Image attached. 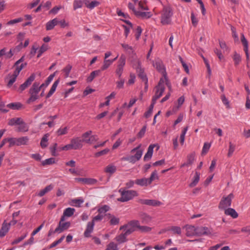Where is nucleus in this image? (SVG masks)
Listing matches in <instances>:
<instances>
[{
  "label": "nucleus",
  "mask_w": 250,
  "mask_h": 250,
  "mask_svg": "<svg viewBox=\"0 0 250 250\" xmlns=\"http://www.w3.org/2000/svg\"><path fill=\"white\" fill-rule=\"evenodd\" d=\"M173 15L172 9L169 6H165L161 12V22L163 25L171 23Z\"/></svg>",
  "instance_id": "f257e3e1"
},
{
  "label": "nucleus",
  "mask_w": 250,
  "mask_h": 250,
  "mask_svg": "<svg viewBox=\"0 0 250 250\" xmlns=\"http://www.w3.org/2000/svg\"><path fill=\"white\" fill-rule=\"evenodd\" d=\"M119 192L121 193V196L118 198L117 200L122 202H127L138 195L137 191L133 190H126L123 188H121Z\"/></svg>",
  "instance_id": "f03ea898"
},
{
  "label": "nucleus",
  "mask_w": 250,
  "mask_h": 250,
  "mask_svg": "<svg viewBox=\"0 0 250 250\" xmlns=\"http://www.w3.org/2000/svg\"><path fill=\"white\" fill-rule=\"evenodd\" d=\"M141 146V145H139L137 147L132 149L131 151L132 153L136 152L134 155L127 156L123 158V159L132 164H134L136 162L139 161L143 154V151L140 149Z\"/></svg>",
  "instance_id": "7ed1b4c3"
},
{
  "label": "nucleus",
  "mask_w": 250,
  "mask_h": 250,
  "mask_svg": "<svg viewBox=\"0 0 250 250\" xmlns=\"http://www.w3.org/2000/svg\"><path fill=\"white\" fill-rule=\"evenodd\" d=\"M29 141L28 137H21L20 138H8V142L9 143V147L14 145L18 146L26 145Z\"/></svg>",
  "instance_id": "20e7f679"
},
{
  "label": "nucleus",
  "mask_w": 250,
  "mask_h": 250,
  "mask_svg": "<svg viewBox=\"0 0 250 250\" xmlns=\"http://www.w3.org/2000/svg\"><path fill=\"white\" fill-rule=\"evenodd\" d=\"M165 81L163 78H161L158 85L155 87V94L153 97L154 101H156L157 99L162 96L165 90Z\"/></svg>",
  "instance_id": "39448f33"
},
{
  "label": "nucleus",
  "mask_w": 250,
  "mask_h": 250,
  "mask_svg": "<svg viewBox=\"0 0 250 250\" xmlns=\"http://www.w3.org/2000/svg\"><path fill=\"white\" fill-rule=\"evenodd\" d=\"M233 197V195L232 193L229 194L226 197H223L219 204V208L225 210L227 208L230 206Z\"/></svg>",
  "instance_id": "423d86ee"
},
{
  "label": "nucleus",
  "mask_w": 250,
  "mask_h": 250,
  "mask_svg": "<svg viewBox=\"0 0 250 250\" xmlns=\"http://www.w3.org/2000/svg\"><path fill=\"white\" fill-rule=\"evenodd\" d=\"M125 64V57L124 55H121L118 62V64L115 71L116 75L118 76L119 79H120V77H121Z\"/></svg>",
  "instance_id": "0eeeda50"
},
{
  "label": "nucleus",
  "mask_w": 250,
  "mask_h": 250,
  "mask_svg": "<svg viewBox=\"0 0 250 250\" xmlns=\"http://www.w3.org/2000/svg\"><path fill=\"white\" fill-rule=\"evenodd\" d=\"M153 65L154 67L163 75L164 78H163L164 79V81H165L166 80L167 73L166 68L162 62L159 59H157L155 60V62H153Z\"/></svg>",
  "instance_id": "6e6552de"
},
{
  "label": "nucleus",
  "mask_w": 250,
  "mask_h": 250,
  "mask_svg": "<svg viewBox=\"0 0 250 250\" xmlns=\"http://www.w3.org/2000/svg\"><path fill=\"white\" fill-rule=\"evenodd\" d=\"M22 69V66H19L15 68V70L12 75H9L10 80L7 83L8 87H11L14 83L16 81L18 76L19 75L20 72Z\"/></svg>",
  "instance_id": "1a4fd4ad"
},
{
  "label": "nucleus",
  "mask_w": 250,
  "mask_h": 250,
  "mask_svg": "<svg viewBox=\"0 0 250 250\" xmlns=\"http://www.w3.org/2000/svg\"><path fill=\"white\" fill-rule=\"evenodd\" d=\"M70 144L73 149H81L83 147V140L80 137H74L71 139Z\"/></svg>",
  "instance_id": "9d476101"
},
{
  "label": "nucleus",
  "mask_w": 250,
  "mask_h": 250,
  "mask_svg": "<svg viewBox=\"0 0 250 250\" xmlns=\"http://www.w3.org/2000/svg\"><path fill=\"white\" fill-rule=\"evenodd\" d=\"M64 221H62V218H61L59 226L56 228L54 232H57L58 233H61L64 230L68 229L70 226V223L69 222H64Z\"/></svg>",
  "instance_id": "9b49d317"
},
{
  "label": "nucleus",
  "mask_w": 250,
  "mask_h": 250,
  "mask_svg": "<svg viewBox=\"0 0 250 250\" xmlns=\"http://www.w3.org/2000/svg\"><path fill=\"white\" fill-rule=\"evenodd\" d=\"M35 79V74H32L31 76L26 80V81L21 84L19 87V90L20 92H21L24 89H25L27 87L30 85L34 81Z\"/></svg>",
  "instance_id": "f8f14e48"
},
{
  "label": "nucleus",
  "mask_w": 250,
  "mask_h": 250,
  "mask_svg": "<svg viewBox=\"0 0 250 250\" xmlns=\"http://www.w3.org/2000/svg\"><path fill=\"white\" fill-rule=\"evenodd\" d=\"M196 235H209L211 234V230L205 227H200L197 228Z\"/></svg>",
  "instance_id": "ddd939ff"
},
{
  "label": "nucleus",
  "mask_w": 250,
  "mask_h": 250,
  "mask_svg": "<svg viewBox=\"0 0 250 250\" xmlns=\"http://www.w3.org/2000/svg\"><path fill=\"white\" fill-rule=\"evenodd\" d=\"M139 203L141 204L152 206H158L161 204V202L158 201L149 199H140Z\"/></svg>",
  "instance_id": "4468645a"
},
{
  "label": "nucleus",
  "mask_w": 250,
  "mask_h": 250,
  "mask_svg": "<svg viewBox=\"0 0 250 250\" xmlns=\"http://www.w3.org/2000/svg\"><path fill=\"white\" fill-rule=\"evenodd\" d=\"M75 211L74 208H67L63 210V214L62 216V221H65L66 217L72 216Z\"/></svg>",
  "instance_id": "2eb2a0df"
},
{
  "label": "nucleus",
  "mask_w": 250,
  "mask_h": 250,
  "mask_svg": "<svg viewBox=\"0 0 250 250\" xmlns=\"http://www.w3.org/2000/svg\"><path fill=\"white\" fill-rule=\"evenodd\" d=\"M130 225L136 226L137 229L141 232H148L151 230V229L146 226H141L139 225V222L138 221H131Z\"/></svg>",
  "instance_id": "dca6fc26"
},
{
  "label": "nucleus",
  "mask_w": 250,
  "mask_h": 250,
  "mask_svg": "<svg viewBox=\"0 0 250 250\" xmlns=\"http://www.w3.org/2000/svg\"><path fill=\"white\" fill-rule=\"evenodd\" d=\"M84 4L87 8L92 10L98 6L100 4V2L98 0H85Z\"/></svg>",
  "instance_id": "f3484780"
},
{
  "label": "nucleus",
  "mask_w": 250,
  "mask_h": 250,
  "mask_svg": "<svg viewBox=\"0 0 250 250\" xmlns=\"http://www.w3.org/2000/svg\"><path fill=\"white\" fill-rule=\"evenodd\" d=\"M94 226V223L93 222H89L86 226V229L84 232V235L86 237H88L90 236V234L93 231Z\"/></svg>",
  "instance_id": "a211bd4d"
},
{
  "label": "nucleus",
  "mask_w": 250,
  "mask_h": 250,
  "mask_svg": "<svg viewBox=\"0 0 250 250\" xmlns=\"http://www.w3.org/2000/svg\"><path fill=\"white\" fill-rule=\"evenodd\" d=\"M241 42L244 46V50L245 52L247 60L248 61L249 59V55L248 53V42L245 38L244 34L241 35Z\"/></svg>",
  "instance_id": "6ab92c4d"
},
{
  "label": "nucleus",
  "mask_w": 250,
  "mask_h": 250,
  "mask_svg": "<svg viewBox=\"0 0 250 250\" xmlns=\"http://www.w3.org/2000/svg\"><path fill=\"white\" fill-rule=\"evenodd\" d=\"M155 146H156L155 145L153 144V145H150L148 146V148L147 149V151L144 157V159L145 161H147L151 158L152 154H153V149Z\"/></svg>",
  "instance_id": "aec40b11"
},
{
  "label": "nucleus",
  "mask_w": 250,
  "mask_h": 250,
  "mask_svg": "<svg viewBox=\"0 0 250 250\" xmlns=\"http://www.w3.org/2000/svg\"><path fill=\"white\" fill-rule=\"evenodd\" d=\"M10 227L8 223L4 221L2 224V227L0 229V237H2L5 235L6 233L8 231Z\"/></svg>",
  "instance_id": "412c9836"
},
{
  "label": "nucleus",
  "mask_w": 250,
  "mask_h": 250,
  "mask_svg": "<svg viewBox=\"0 0 250 250\" xmlns=\"http://www.w3.org/2000/svg\"><path fill=\"white\" fill-rule=\"evenodd\" d=\"M131 222H129L125 227L124 232L126 236L128 235L131 234L132 232L137 229L136 226H134V225H130Z\"/></svg>",
  "instance_id": "4be33fe9"
},
{
  "label": "nucleus",
  "mask_w": 250,
  "mask_h": 250,
  "mask_svg": "<svg viewBox=\"0 0 250 250\" xmlns=\"http://www.w3.org/2000/svg\"><path fill=\"white\" fill-rule=\"evenodd\" d=\"M131 222H129L125 227L124 232L126 236L128 235L131 234L132 232L137 229L136 226H134V225H130Z\"/></svg>",
  "instance_id": "5701e85b"
},
{
  "label": "nucleus",
  "mask_w": 250,
  "mask_h": 250,
  "mask_svg": "<svg viewBox=\"0 0 250 250\" xmlns=\"http://www.w3.org/2000/svg\"><path fill=\"white\" fill-rule=\"evenodd\" d=\"M59 24V20L57 18H55L47 22L46 28L47 30H52L55 25Z\"/></svg>",
  "instance_id": "b1692460"
},
{
  "label": "nucleus",
  "mask_w": 250,
  "mask_h": 250,
  "mask_svg": "<svg viewBox=\"0 0 250 250\" xmlns=\"http://www.w3.org/2000/svg\"><path fill=\"white\" fill-rule=\"evenodd\" d=\"M197 228L193 226H188L186 227V234L187 236H192L196 235Z\"/></svg>",
  "instance_id": "393cba45"
},
{
  "label": "nucleus",
  "mask_w": 250,
  "mask_h": 250,
  "mask_svg": "<svg viewBox=\"0 0 250 250\" xmlns=\"http://www.w3.org/2000/svg\"><path fill=\"white\" fill-rule=\"evenodd\" d=\"M116 167L114 165L111 164L104 168V171L105 173L112 175L116 172Z\"/></svg>",
  "instance_id": "a878e982"
},
{
  "label": "nucleus",
  "mask_w": 250,
  "mask_h": 250,
  "mask_svg": "<svg viewBox=\"0 0 250 250\" xmlns=\"http://www.w3.org/2000/svg\"><path fill=\"white\" fill-rule=\"evenodd\" d=\"M42 87L39 86V83H34L29 90V93L38 94Z\"/></svg>",
  "instance_id": "bb28decb"
},
{
  "label": "nucleus",
  "mask_w": 250,
  "mask_h": 250,
  "mask_svg": "<svg viewBox=\"0 0 250 250\" xmlns=\"http://www.w3.org/2000/svg\"><path fill=\"white\" fill-rule=\"evenodd\" d=\"M135 184L140 186H147L150 185L147 178H144L138 179L135 180Z\"/></svg>",
  "instance_id": "cd10ccee"
},
{
  "label": "nucleus",
  "mask_w": 250,
  "mask_h": 250,
  "mask_svg": "<svg viewBox=\"0 0 250 250\" xmlns=\"http://www.w3.org/2000/svg\"><path fill=\"white\" fill-rule=\"evenodd\" d=\"M23 123V120L21 118H14L9 120V125H20Z\"/></svg>",
  "instance_id": "c85d7f7f"
},
{
  "label": "nucleus",
  "mask_w": 250,
  "mask_h": 250,
  "mask_svg": "<svg viewBox=\"0 0 250 250\" xmlns=\"http://www.w3.org/2000/svg\"><path fill=\"white\" fill-rule=\"evenodd\" d=\"M225 213L227 215H229L233 218H236L238 217V213L236 211L232 208H228L225 210Z\"/></svg>",
  "instance_id": "c756f323"
},
{
  "label": "nucleus",
  "mask_w": 250,
  "mask_h": 250,
  "mask_svg": "<svg viewBox=\"0 0 250 250\" xmlns=\"http://www.w3.org/2000/svg\"><path fill=\"white\" fill-rule=\"evenodd\" d=\"M136 16H137L138 17H140L144 19H148L151 16V14L150 12H141L137 11V12H135Z\"/></svg>",
  "instance_id": "7c9ffc66"
},
{
  "label": "nucleus",
  "mask_w": 250,
  "mask_h": 250,
  "mask_svg": "<svg viewBox=\"0 0 250 250\" xmlns=\"http://www.w3.org/2000/svg\"><path fill=\"white\" fill-rule=\"evenodd\" d=\"M60 82L59 79L56 80L52 85L51 89H50L49 92L48 93L47 95H46V98H48L50 97L55 91L56 88Z\"/></svg>",
  "instance_id": "2f4dec72"
},
{
  "label": "nucleus",
  "mask_w": 250,
  "mask_h": 250,
  "mask_svg": "<svg viewBox=\"0 0 250 250\" xmlns=\"http://www.w3.org/2000/svg\"><path fill=\"white\" fill-rule=\"evenodd\" d=\"M137 71L138 73L139 77L141 79H142L143 81H144V82H148L146 74L145 73L144 70L143 69L138 67L137 69Z\"/></svg>",
  "instance_id": "473e14b6"
},
{
  "label": "nucleus",
  "mask_w": 250,
  "mask_h": 250,
  "mask_svg": "<svg viewBox=\"0 0 250 250\" xmlns=\"http://www.w3.org/2000/svg\"><path fill=\"white\" fill-rule=\"evenodd\" d=\"M84 202V201L82 198L73 199L71 201V204L72 206L76 207H80L82 204Z\"/></svg>",
  "instance_id": "72a5a7b5"
},
{
  "label": "nucleus",
  "mask_w": 250,
  "mask_h": 250,
  "mask_svg": "<svg viewBox=\"0 0 250 250\" xmlns=\"http://www.w3.org/2000/svg\"><path fill=\"white\" fill-rule=\"evenodd\" d=\"M53 188V186L50 185L46 187L44 189L40 190L38 193V196L42 197L45 194L48 192L51 191Z\"/></svg>",
  "instance_id": "f704fd0d"
},
{
  "label": "nucleus",
  "mask_w": 250,
  "mask_h": 250,
  "mask_svg": "<svg viewBox=\"0 0 250 250\" xmlns=\"http://www.w3.org/2000/svg\"><path fill=\"white\" fill-rule=\"evenodd\" d=\"M49 134L48 133H47L45 134L42 138L40 143V145L42 148H45L47 146L48 138L49 137Z\"/></svg>",
  "instance_id": "c9c22d12"
},
{
  "label": "nucleus",
  "mask_w": 250,
  "mask_h": 250,
  "mask_svg": "<svg viewBox=\"0 0 250 250\" xmlns=\"http://www.w3.org/2000/svg\"><path fill=\"white\" fill-rule=\"evenodd\" d=\"M57 73V71L54 72L53 74H51L47 79L46 80L45 83H43L41 85V87H47L49 83L51 82V81L53 80L54 76H55L56 73Z\"/></svg>",
  "instance_id": "e433bc0d"
},
{
  "label": "nucleus",
  "mask_w": 250,
  "mask_h": 250,
  "mask_svg": "<svg viewBox=\"0 0 250 250\" xmlns=\"http://www.w3.org/2000/svg\"><path fill=\"white\" fill-rule=\"evenodd\" d=\"M200 179V173L196 172L195 176H194L193 180L192 182L189 184L190 187H194L198 183Z\"/></svg>",
  "instance_id": "4c0bfd02"
},
{
  "label": "nucleus",
  "mask_w": 250,
  "mask_h": 250,
  "mask_svg": "<svg viewBox=\"0 0 250 250\" xmlns=\"http://www.w3.org/2000/svg\"><path fill=\"white\" fill-rule=\"evenodd\" d=\"M85 0H74L73 2V8L74 10L80 8L83 6Z\"/></svg>",
  "instance_id": "58836bf2"
},
{
  "label": "nucleus",
  "mask_w": 250,
  "mask_h": 250,
  "mask_svg": "<svg viewBox=\"0 0 250 250\" xmlns=\"http://www.w3.org/2000/svg\"><path fill=\"white\" fill-rule=\"evenodd\" d=\"M100 71L101 70H100L92 71L90 73L89 76L87 79V82H92L96 76H98L99 75Z\"/></svg>",
  "instance_id": "ea45409f"
},
{
  "label": "nucleus",
  "mask_w": 250,
  "mask_h": 250,
  "mask_svg": "<svg viewBox=\"0 0 250 250\" xmlns=\"http://www.w3.org/2000/svg\"><path fill=\"white\" fill-rule=\"evenodd\" d=\"M113 63V61L104 59L103 65L101 67V70L103 71L107 69Z\"/></svg>",
  "instance_id": "a19ab883"
},
{
  "label": "nucleus",
  "mask_w": 250,
  "mask_h": 250,
  "mask_svg": "<svg viewBox=\"0 0 250 250\" xmlns=\"http://www.w3.org/2000/svg\"><path fill=\"white\" fill-rule=\"evenodd\" d=\"M56 163L55 158H50L49 159H47L44 161L42 162V165L43 166L46 165H51L54 164Z\"/></svg>",
  "instance_id": "79ce46f5"
},
{
  "label": "nucleus",
  "mask_w": 250,
  "mask_h": 250,
  "mask_svg": "<svg viewBox=\"0 0 250 250\" xmlns=\"http://www.w3.org/2000/svg\"><path fill=\"white\" fill-rule=\"evenodd\" d=\"M126 236L125 233H122L118 236H117L115 238V240L119 243H123L126 241Z\"/></svg>",
  "instance_id": "37998d69"
},
{
  "label": "nucleus",
  "mask_w": 250,
  "mask_h": 250,
  "mask_svg": "<svg viewBox=\"0 0 250 250\" xmlns=\"http://www.w3.org/2000/svg\"><path fill=\"white\" fill-rule=\"evenodd\" d=\"M7 106L12 109H19L22 106L20 103H13L8 104Z\"/></svg>",
  "instance_id": "c03bdc74"
},
{
  "label": "nucleus",
  "mask_w": 250,
  "mask_h": 250,
  "mask_svg": "<svg viewBox=\"0 0 250 250\" xmlns=\"http://www.w3.org/2000/svg\"><path fill=\"white\" fill-rule=\"evenodd\" d=\"M24 60V56H22L20 59L17 61L14 64V67L15 68H17L19 66H22V69L26 65V63H21Z\"/></svg>",
  "instance_id": "a18cd8bd"
},
{
  "label": "nucleus",
  "mask_w": 250,
  "mask_h": 250,
  "mask_svg": "<svg viewBox=\"0 0 250 250\" xmlns=\"http://www.w3.org/2000/svg\"><path fill=\"white\" fill-rule=\"evenodd\" d=\"M68 128L67 126L64 127H60L56 132L58 136L65 135L67 133Z\"/></svg>",
  "instance_id": "49530a36"
},
{
  "label": "nucleus",
  "mask_w": 250,
  "mask_h": 250,
  "mask_svg": "<svg viewBox=\"0 0 250 250\" xmlns=\"http://www.w3.org/2000/svg\"><path fill=\"white\" fill-rule=\"evenodd\" d=\"M233 60L234 62V65H237L239 64L240 62L241 61V57L236 52L234 53V55L232 57Z\"/></svg>",
  "instance_id": "de8ad7c7"
},
{
  "label": "nucleus",
  "mask_w": 250,
  "mask_h": 250,
  "mask_svg": "<svg viewBox=\"0 0 250 250\" xmlns=\"http://www.w3.org/2000/svg\"><path fill=\"white\" fill-rule=\"evenodd\" d=\"M109 218L110 220V224L112 225H116L118 224L119 222V219L115 217L114 216L111 215V214H108Z\"/></svg>",
  "instance_id": "09e8293b"
},
{
  "label": "nucleus",
  "mask_w": 250,
  "mask_h": 250,
  "mask_svg": "<svg viewBox=\"0 0 250 250\" xmlns=\"http://www.w3.org/2000/svg\"><path fill=\"white\" fill-rule=\"evenodd\" d=\"M91 133H92L91 131H88L83 134V135H82L83 139H82V140H83V143L84 142V143H86L87 142H88L89 141V138H90V136L91 135Z\"/></svg>",
  "instance_id": "8fccbe9b"
},
{
  "label": "nucleus",
  "mask_w": 250,
  "mask_h": 250,
  "mask_svg": "<svg viewBox=\"0 0 250 250\" xmlns=\"http://www.w3.org/2000/svg\"><path fill=\"white\" fill-rule=\"evenodd\" d=\"M29 94H30V96L27 101V103L28 104H30L31 102H34L35 101L39 98L38 94L32 93H29Z\"/></svg>",
  "instance_id": "3c124183"
},
{
  "label": "nucleus",
  "mask_w": 250,
  "mask_h": 250,
  "mask_svg": "<svg viewBox=\"0 0 250 250\" xmlns=\"http://www.w3.org/2000/svg\"><path fill=\"white\" fill-rule=\"evenodd\" d=\"M105 250H119L117 245L115 243L110 242L106 246Z\"/></svg>",
  "instance_id": "603ef678"
},
{
  "label": "nucleus",
  "mask_w": 250,
  "mask_h": 250,
  "mask_svg": "<svg viewBox=\"0 0 250 250\" xmlns=\"http://www.w3.org/2000/svg\"><path fill=\"white\" fill-rule=\"evenodd\" d=\"M71 69L72 66L70 64H68L62 69V71L64 73V77L65 78H67L69 76Z\"/></svg>",
  "instance_id": "864d4df0"
},
{
  "label": "nucleus",
  "mask_w": 250,
  "mask_h": 250,
  "mask_svg": "<svg viewBox=\"0 0 250 250\" xmlns=\"http://www.w3.org/2000/svg\"><path fill=\"white\" fill-rule=\"evenodd\" d=\"M167 230L172 231L174 234H180L181 233V229L179 227L172 226Z\"/></svg>",
  "instance_id": "5fc2aeb1"
},
{
  "label": "nucleus",
  "mask_w": 250,
  "mask_h": 250,
  "mask_svg": "<svg viewBox=\"0 0 250 250\" xmlns=\"http://www.w3.org/2000/svg\"><path fill=\"white\" fill-rule=\"evenodd\" d=\"M211 146L210 144L205 143L202 148V154L204 155L207 154Z\"/></svg>",
  "instance_id": "6e6d98bb"
},
{
  "label": "nucleus",
  "mask_w": 250,
  "mask_h": 250,
  "mask_svg": "<svg viewBox=\"0 0 250 250\" xmlns=\"http://www.w3.org/2000/svg\"><path fill=\"white\" fill-rule=\"evenodd\" d=\"M235 149V146L231 142L229 143V149L228 153V157H230L232 155Z\"/></svg>",
  "instance_id": "4d7b16f0"
},
{
  "label": "nucleus",
  "mask_w": 250,
  "mask_h": 250,
  "mask_svg": "<svg viewBox=\"0 0 250 250\" xmlns=\"http://www.w3.org/2000/svg\"><path fill=\"white\" fill-rule=\"evenodd\" d=\"M109 207L106 205H104L98 209V212L100 214H103V215L105 214L106 212L109 210Z\"/></svg>",
  "instance_id": "13d9d810"
},
{
  "label": "nucleus",
  "mask_w": 250,
  "mask_h": 250,
  "mask_svg": "<svg viewBox=\"0 0 250 250\" xmlns=\"http://www.w3.org/2000/svg\"><path fill=\"white\" fill-rule=\"evenodd\" d=\"M158 179V176L157 175V171L156 170L154 171L151 174L149 178H147L148 182L150 184H151L152 182L155 179Z\"/></svg>",
  "instance_id": "bf43d9fd"
},
{
  "label": "nucleus",
  "mask_w": 250,
  "mask_h": 250,
  "mask_svg": "<svg viewBox=\"0 0 250 250\" xmlns=\"http://www.w3.org/2000/svg\"><path fill=\"white\" fill-rule=\"evenodd\" d=\"M188 129V127L184 128L182 132L181 135H180V143L182 145H183L184 143L185 135L187 133Z\"/></svg>",
  "instance_id": "052dcab7"
},
{
  "label": "nucleus",
  "mask_w": 250,
  "mask_h": 250,
  "mask_svg": "<svg viewBox=\"0 0 250 250\" xmlns=\"http://www.w3.org/2000/svg\"><path fill=\"white\" fill-rule=\"evenodd\" d=\"M27 233H26L24 234H23L20 237L15 239L12 243V245H15V244H17L19 243L20 242H21L22 240H23L27 236Z\"/></svg>",
  "instance_id": "680f3d73"
},
{
  "label": "nucleus",
  "mask_w": 250,
  "mask_h": 250,
  "mask_svg": "<svg viewBox=\"0 0 250 250\" xmlns=\"http://www.w3.org/2000/svg\"><path fill=\"white\" fill-rule=\"evenodd\" d=\"M119 80L116 82L117 88L118 89L123 88L124 87L125 80L120 77Z\"/></svg>",
  "instance_id": "e2e57ef3"
},
{
  "label": "nucleus",
  "mask_w": 250,
  "mask_h": 250,
  "mask_svg": "<svg viewBox=\"0 0 250 250\" xmlns=\"http://www.w3.org/2000/svg\"><path fill=\"white\" fill-rule=\"evenodd\" d=\"M57 147V143H55L52 146H51L50 147V150L51 154L53 156H56L58 155V154L56 152Z\"/></svg>",
  "instance_id": "0e129e2a"
},
{
  "label": "nucleus",
  "mask_w": 250,
  "mask_h": 250,
  "mask_svg": "<svg viewBox=\"0 0 250 250\" xmlns=\"http://www.w3.org/2000/svg\"><path fill=\"white\" fill-rule=\"evenodd\" d=\"M109 149L108 148H105L102 151L96 153L95 155L97 157H100L102 155H106L109 152Z\"/></svg>",
  "instance_id": "69168bd1"
},
{
  "label": "nucleus",
  "mask_w": 250,
  "mask_h": 250,
  "mask_svg": "<svg viewBox=\"0 0 250 250\" xmlns=\"http://www.w3.org/2000/svg\"><path fill=\"white\" fill-rule=\"evenodd\" d=\"M97 180L93 178H86L85 184L94 185L96 184Z\"/></svg>",
  "instance_id": "338daca9"
},
{
  "label": "nucleus",
  "mask_w": 250,
  "mask_h": 250,
  "mask_svg": "<svg viewBox=\"0 0 250 250\" xmlns=\"http://www.w3.org/2000/svg\"><path fill=\"white\" fill-rule=\"evenodd\" d=\"M191 20L192 25L194 26H196L198 22V19L195 17L193 13L191 14Z\"/></svg>",
  "instance_id": "774afa93"
}]
</instances>
